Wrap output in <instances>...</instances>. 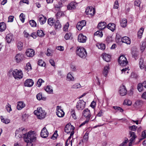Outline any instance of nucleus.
Returning <instances> with one entry per match:
<instances>
[{"label": "nucleus", "instance_id": "nucleus-1", "mask_svg": "<svg viewBox=\"0 0 146 146\" xmlns=\"http://www.w3.org/2000/svg\"><path fill=\"white\" fill-rule=\"evenodd\" d=\"M36 134L34 131H29L24 136L25 141L27 143V146H33L32 142L36 139Z\"/></svg>", "mask_w": 146, "mask_h": 146}, {"label": "nucleus", "instance_id": "nucleus-2", "mask_svg": "<svg viewBox=\"0 0 146 146\" xmlns=\"http://www.w3.org/2000/svg\"><path fill=\"white\" fill-rule=\"evenodd\" d=\"M34 114L36 115L37 118L39 119L44 118L46 115V113L44 110H43L41 107H38L36 110L34 111Z\"/></svg>", "mask_w": 146, "mask_h": 146}, {"label": "nucleus", "instance_id": "nucleus-3", "mask_svg": "<svg viewBox=\"0 0 146 146\" xmlns=\"http://www.w3.org/2000/svg\"><path fill=\"white\" fill-rule=\"evenodd\" d=\"M76 53L77 55L83 58H85L87 55V52L85 49L83 47H77L76 50Z\"/></svg>", "mask_w": 146, "mask_h": 146}, {"label": "nucleus", "instance_id": "nucleus-4", "mask_svg": "<svg viewBox=\"0 0 146 146\" xmlns=\"http://www.w3.org/2000/svg\"><path fill=\"white\" fill-rule=\"evenodd\" d=\"M12 74L13 77L16 79H20L23 77V74L21 70L15 69L13 70Z\"/></svg>", "mask_w": 146, "mask_h": 146}, {"label": "nucleus", "instance_id": "nucleus-5", "mask_svg": "<svg viewBox=\"0 0 146 146\" xmlns=\"http://www.w3.org/2000/svg\"><path fill=\"white\" fill-rule=\"evenodd\" d=\"M118 61L122 67L125 66L128 62L126 58L123 55H121L119 56L118 60Z\"/></svg>", "mask_w": 146, "mask_h": 146}, {"label": "nucleus", "instance_id": "nucleus-6", "mask_svg": "<svg viewBox=\"0 0 146 146\" xmlns=\"http://www.w3.org/2000/svg\"><path fill=\"white\" fill-rule=\"evenodd\" d=\"M86 102L83 100H80L77 103L76 105V108L78 110H82L85 108Z\"/></svg>", "mask_w": 146, "mask_h": 146}, {"label": "nucleus", "instance_id": "nucleus-7", "mask_svg": "<svg viewBox=\"0 0 146 146\" xmlns=\"http://www.w3.org/2000/svg\"><path fill=\"white\" fill-rule=\"evenodd\" d=\"M85 13L86 14L91 17L95 13V9L92 7H88L86 10Z\"/></svg>", "mask_w": 146, "mask_h": 146}, {"label": "nucleus", "instance_id": "nucleus-8", "mask_svg": "<svg viewBox=\"0 0 146 146\" xmlns=\"http://www.w3.org/2000/svg\"><path fill=\"white\" fill-rule=\"evenodd\" d=\"M83 116L89 121L92 115L90 111L88 108H86L83 110L82 112Z\"/></svg>", "mask_w": 146, "mask_h": 146}, {"label": "nucleus", "instance_id": "nucleus-9", "mask_svg": "<svg viewBox=\"0 0 146 146\" xmlns=\"http://www.w3.org/2000/svg\"><path fill=\"white\" fill-rule=\"evenodd\" d=\"M56 113L58 117H62L64 116V113L61 109V107L60 106H57Z\"/></svg>", "mask_w": 146, "mask_h": 146}, {"label": "nucleus", "instance_id": "nucleus-10", "mask_svg": "<svg viewBox=\"0 0 146 146\" xmlns=\"http://www.w3.org/2000/svg\"><path fill=\"white\" fill-rule=\"evenodd\" d=\"M25 58L24 55L22 53H19L17 54L15 57V60L17 63L20 62Z\"/></svg>", "mask_w": 146, "mask_h": 146}, {"label": "nucleus", "instance_id": "nucleus-11", "mask_svg": "<svg viewBox=\"0 0 146 146\" xmlns=\"http://www.w3.org/2000/svg\"><path fill=\"white\" fill-rule=\"evenodd\" d=\"M119 92L120 94L122 96L126 95L127 94V90L125 86L124 85L121 86L119 88Z\"/></svg>", "mask_w": 146, "mask_h": 146}, {"label": "nucleus", "instance_id": "nucleus-12", "mask_svg": "<svg viewBox=\"0 0 146 146\" xmlns=\"http://www.w3.org/2000/svg\"><path fill=\"white\" fill-rule=\"evenodd\" d=\"M35 52L34 50L31 48H28L27 49L25 53L27 56L32 57L34 55Z\"/></svg>", "mask_w": 146, "mask_h": 146}, {"label": "nucleus", "instance_id": "nucleus-13", "mask_svg": "<svg viewBox=\"0 0 146 146\" xmlns=\"http://www.w3.org/2000/svg\"><path fill=\"white\" fill-rule=\"evenodd\" d=\"M86 22L85 20H83L78 23L76 27L78 30H81L82 28L86 25Z\"/></svg>", "mask_w": 146, "mask_h": 146}, {"label": "nucleus", "instance_id": "nucleus-14", "mask_svg": "<svg viewBox=\"0 0 146 146\" xmlns=\"http://www.w3.org/2000/svg\"><path fill=\"white\" fill-rule=\"evenodd\" d=\"M48 134L46 128H42L40 132V135L42 138H46L48 136Z\"/></svg>", "mask_w": 146, "mask_h": 146}, {"label": "nucleus", "instance_id": "nucleus-15", "mask_svg": "<svg viewBox=\"0 0 146 146\" xmlns=\"http://www.w3.org/2000/svg\"><path fill=\"white\" fill-rule=\"evenodd\" d=\"M34 82L32 79H27L24 83V85L25 86L30 87L33 86Z\"/></svg>", "mask_w": 146, "mask_h": 146}, {"label": "nucleus", "instance_id": "nucleus-16", "mask_svg": "<svg viewBox=\"0 0 146 146\" xmlns=\"http://www.w3.org/2000/svg\"><path fill=\"white\" fill-rule=\"evenodd\" d=\"M87 39L86 36H84L82 34H79L78 37V40L80 42L84 43L85 42Z\"/></svg>", "mask_w": 146, "mask_h": 146}, {"label": "nucleus", "instance_id": "nucleus-17", "mask_svg": "<svg viewBox=\"0 0 146 146\" xmlns=\"http://www.w3.org/2000/svg\"><path fill=\"white\" fill-rule=\"evenodd\" d=\"M106 23L105 22H101L98 24V29L99 30H102L106 28Z\"/></svg>", "mask_w": 146, "mask_h": 146}, {"label": "nucleus", "instance_id": "nucleus-18", "mask_svg": "<svg viewBox=\"0 0 146 146\" xmlns=\"http://www.w3.org/2000/svg\"><path fill=\"white\" fill-rule=\"evenodd\" d=\"M129 134L130 135V137L131 138L129 140L130 142L129 143V145H131L132 142L135 139L136 137V136L135 135V133L133 132L130 131Z\"/></svg>", "mask_w": 146, "mask_h": 146}, {"label": "nucleus", "instance_id": "nucleus-19", "mask_svg": "<svg viewBox=\"0 0 146 146\" xmlns=\"http://www.w3.org/2000/svg\"><path fill=\"white\" fill-rule=\"evenodd\" d=\"M143 104V102L140 100H137L135 103L134 106L136 108H140Z\"/></svg>", "mask_w": 146, "mask_h": 146}, {"label": "nucleus", "instance_id": "nucleus-20", "mask_svg": "<svg viewBox=\"0 0 146 146\" xmlns=\"http://www.w3.org/2000/svg\"><path fill=\"white\" fill-rule=\"evenodd\" d=\"M122 42L125 43L127 44H130L131 43V39L128 37L125 36L122 37Z\"/></svg>", "mask_w": 146, "mask_h": 146}, {"label": "nucleus", "instance_id": "nucleus-21", "mask_svg": "<svg viewBox=\"0 0 146 146\" xmlns=\"http://www.w3.org/2000/svg\"><path fill=\"white\" fill-rule=\"evenodd\" d=\"M107 27L113 32L116 29V25L114 23H109L107 26Z\"/></svg>", "mask_w": 146, "mask_h": 146}, {"label": "nucleus", "instance_id": "nucleus-22", "mask_svg": "<svg viewBox=\"0 0 146 146\" xmlns=\"http://www.w3.org/2000/svg\"><path fill=\"white\" fill-rule=\"evenodd\" d=\"M40 17L39 18V21L41 25H43L45 23L47 18L46 17H44L43 15H40Z\"/></svg>", "mask_w": 146, "mask_h": 146}, {"label": "nucleus", "instance_id": "nucleus-23", "mask_svg": "<svg viewBox=\"0 0 146 146\" xmlns=\"http://www.w3.org/2000/svg\"><path fill=\"white\" fill-rule=\"evenodd\" d=\"M102 58L105 61L108 62L110 60L111 56L108 54H103Z\"/></svg>", "mask_w": 146, "mask_h": 146}, {"label": "nucleus", "instance_id": "nucleus-24", "mask_svg": "<svg viewBox=\"0 0 146 146\" xmlns=\"http://www.w3.org/2000/svg\"><path fill=\"white\" fill-rule=\"evenodd\" d=\"M6 40L7 43H10L13 40L12 35L11 34H7L6 36Z\"/></svg>", "mask_w": 146, "mask_h": 146}, {"label": "nucleus", "instance_id": "nucleus-25", "mask_svg": "<svg viewBox=\"0 0 146 146\" xmlns=\"http://www.w3.org/2000/svg\"><path fill=\"white\" fill-rule=\"evenodd\" d=\"M54 27L56 30L60 29L61 27V25L59 20H57L54 23Z\"/></svg>", "mask_w": 146, "mask_h": 146}, {"label": "nucleus", "instance_id": "nucleus-26", "mask_svg": "<svg viewBox=\"0 0 146 146\" xmlns=\"http://www.w3.org/2000/svg\"><path fill=\"white\" fill-rule=\"evenodd\" d=\"M25 106V104L23 102H19L17 106V108L18 110H20Z\"/></svg>", "mask_w": 146, "mask_h": 146}, {"label": "nucleus", "instance_id": "nucleus-27", "mask_svg": "<svg viewBox=\"0 0 146 146\" xmlns=\"http://www.w3.org/2000/svg\"><path fill=\"white\" fill-rule=\"evenodd\" d=\"M17 46L19 50H21L23 48V43L20 41H17L16 43Z\"/></svg>", "mask_w": 146, "mask_h": 146}, {"label": "nucleus", "instance_id": "nucleus-28", "mask_svg": "<svg viewBox=\"0 0 146 146\" xmlns=\"http://www.w3.org/2000/svg\"><path fill=\"white\" fill-rule=\"evenodd\" d=\"M109 68V66H106L104 67V70L103 71V74L105 76H106L107 75Z\"/></svg>", "mask_w": 146, "mask_h": 146}, {"label": "nucleus", "instance_id": "nucleus-29", "mask_svg": "<svg viewBox=\"0 0 146 146\" xmlns=\"http://www.w3.org/2000/svg\"><path fill=\"white\" fill-rule=\"evenodd\" d=\"M64 38L66 40L72 39V33H67L64 36Z\"/></svg>", "mask_w": 146, "mask_h": 146}, {"label": "nucleus", "instance_id": "nucleus-30", "mask_svg": "<svg viewBox=\"0 0 146 146\" xmlns=\"http://www.w3.org/2000/svg\"><path fill=\"white\" fill-rule=\"evenodd\" d=\"M76 7L74 3V2H71L68 5L67 8L68 9L72 10L74 9Z\"/></svg>", "mask_w": 146, "mask_h": 146}, {"label": "nucleus", "instance_id": "nucleus-31", "mask_svg": "<svg viewBox=\"0 0 146 146\" xmlns=\"http://www.w3.org/2000/svg\"><path fill=\"white\" fill-rule=\"evenodd\" d=\"M6 28V25L4 22L0 23V31L2 32L4 31Z\"/></svg>", "mask_w": 146, "mask_h": 146}, {"label": "nucleus", "instance_id": "nucleus-32", "mask_svg": "<svg viewBox=\"0 0 146 146\" xmlns=\"http://www.w3.org/2000/svg\"><path fill=\"white\" fill-rule=\"evenodd\" d=\"M88 134L89 132L88 131H87L85 133L84 136L83 137V141L85 142H87L88 139Z\"/></svg>", "mask_w": 146, "mask_h": 146}, {"label": "nucleus", "instance_id": "nucleus-33", "mask_svg": "<svg viewBox=\"0 0 146 146\" xmlns=\"http://www.w3.org/2000/svg\"><path fill=\"white\" fill-rule=\"evenodd\" d=\"M54 22L55 21L54 20V19L53 18H50L48 19V24L51 26L53 25Z\"/></svg>", "mask_w": 146, "mask_h": 146}, {"label": "nucleus", "instance_id": "nucleus-34", "mask_svg": "<svg viewBox=\"0 0 146 146\" xmlns=\"http://www.w3.org/2000/svg\"><path fill=\"white\" fill-rule=\"evenodd\" d=\"M122 37L119 34H117L116 36L115 40L117 43H119L122 42Z\"/></svg>", "mask_w": 146, "mask_h": 146}, {"label": "nucleus", "instance_id": "nucleus-35", "mask_svg": "<svg viewBox=\"0 0 146 146\" xmlns=\"http://www.w3.org/2000/svg\"><path fill=\"white\" fill-rule=\"evenodd\" d=\"M127 23V21L126 19L122 20L120 21V25L121 26L123 27H126Z\"/></svg>", "mask_w": 146, "mask_h": 146}, {"label": "nucleus", "instance_id": "nucleus-36", "mask_svg": "<svg viewBox=\"0 0 146 146\" xmlns=\"http://www.w3.org/2000/svg\"><path fill=\"white\" fill-rule=\"evenodd\" d=\"M144 60L142 58H141L140 59V61L139 63L140 68L141 69H143L145 67V65L144 64Z\"/></svg>", "mask_w": 146, "mask_h": 146}, {"label": "nucleus", "instance_id": "nucleus-37", "mask_svg": "<svg viewBox=\"0 0 146 146\" xmlns=\"http://www.w3.org/2000/svg\"><path fill=\"white\" fill-rule=\"evenodd\" d=\"M144 30V29L143 28H141L138 32L137 35L139 38H141Z\"/></svg>", "mask_w": 146, "mask_h": 146}, {"label": "nucleus", "instance_id": "nucleus-38", "mask_svg": "<svg viewBox=\"0 0 146 146\" xmlns=\"http://www.w3.org/2000/svg\"><path fill=\"white\" fill-rule=\"evenodd\" d=\"M36 97L37 99L38 100H40L42 99L43 100H46V98L42 97V94L40 93L36 95Z\"/></svg>", "mask_w": 146, "mask_h": 146}, {"label": "nucleus", "instance_id": "nucleus-39", "mask_svg": "<svg viewBox=\"0 0 146 146\" xmlns=\"http://www.w3.org/2000/svg\"><path fill=\"white\" fill-rule=\"evenodd\" d=\"M51 87L50 86H48L46 88L44 89L48 93H52L53 90L51 88Z\"/></svg>", "mask_w": 146, "mask_h": 146}, {"label": "nucleus", "instance_id": "nucleus-40", "mask_svg": "<svg viewBox=\"0 0 146 146\" xmlns=\"http://www.w3.org/2000/svg\"><path fill=\"white\" fill-rule=\"evenodd\" d=\"M94 35H95L98 36L100 37H102L103 36V34L102 31L100 30V31H98L94 33Z\"/></svg>", "mask_w": 146, "mask_h": 146}, {"label": "nucleus", "instance_id": "nucleus-41", "mask_svg": "<svg viewBox=\"0 0 146 146\" xmlns=\"http://www.w3.org/2000/svg\"><path fill=\"white\" fill-rule=\"evenodd\" d=\"M97 46L99 49L102 50H104L105 48V46L104 44L103 43L99 44L97 45Z\"/></svg>", "mask_w": 146, "mask_h": 146}, {"label": "nucleus", "instance_id": "nucleus-42", "mask_svg": "<svg viewBox=\"0 0 146 146\" xmlns=\"http://www.w3.org/2000/svg\"><path fill=\"white\" fill-rule=\"evenodd\" d=\"M128 141V139L127 138H125L124 141L121 144H120L119 146H130L131 145H129V144L127 145Z\"/></svg>", "mask_w": 146, "mask_h": 146}, {"label": "nucleus", "instance_id": "nucleus-43", "mask_svg": "<svg viewBox=\"0 0 146 146\" xmlns=\"http://www.w3.org/2000/svg\"><path fill=\"white\" fill-rule=\"evenodd\" d=\"M37 33L38 36L40 37H43L45 35L43 31L41 30H38Z\"/></svg>", "mask_w": 146, "mask_h": 146}, {"label": "nucleus", "instance_id": "nucleus-44", "mask_svg": "<svg viewBox=\"0 0 146 146\" xmlns=\"http://www.w3.org/2000/svg\"><path fill=\"white\" fill-rule=\"evenodd\" d=\"M1 121L5 124H7L10 122V120L9 119H5L2 116H1Z\"/></svg>", "mask_w": 146, "mask_h": 146}, {"label": "nucleus", "instance_id": "nucleus-45", "mask_svg": "<svg viewBox=\"0 0 146 146\" xmlns=\"http://www.w3.org/2000/svg\"><path fill=\"white\" fill-rule=\"evenodd\" d=\"M38 65L42 66H46V64L42 60H39L38 62Z\"/></svg>", "mask_w": 146, "mask_h": 146}, {"label": "nucleus", "instance_id": "nucleus-46", "mask_svg": "<svg viewBox=\"0 0 146 146\" xmlns=\"http://www.w3.org/2000/svg\"><path fill=\"white\" fill-rule=\"evenodd\" d=\"M67 78L68 81L73 80L74 79V77L70 73L68 74L67 76Z\"/></svg>", "mask_w": 146, "mask_h": 146}, {"label": "nucleus", "instance_id": "nucleus-47", "mask_svg": "<svg viewBox=\"0 0 146 146\" xmlns=\"http://www.w3.org/2000/svg\"><path fill=\"white\" fill-rule=\"evenodd\" d=\"M29 24L32 27H36V23L34 20L30 21Z\"/></svg>", "mask_w": 146, "mask_h": 146}, {"label": "nucleus", "instance_id": "nucleus-48", "mask_svg": "<svg viewBox=\"0 0 146 146\" xmlns=\"http://www.w3.org/2000/svg\"><path fill=\"white\" fill-rule=\"evenodd\" d=\"M44 82V81L42 79H39L37 82V86L39 87H40L42 84V83Z\"/></svg>", "mask_w": 146, "mask_h": 146}, {"label": "nucleus", "instance_id": "nucleus-49", "mask_svg": "<svg viewBox=\"0 0 146 146\" xmlns=\"http://www.w3.org/2000/svg\"><path fill=\"white\" fill-rule=\"evenodd\" d=\"M113 108L115 110H119V111L120 112H123L124 111L123 109H122L119 106H113Z\"/></svg>", "mask_w": 146, "mask_h": 146}, {"label": "nucleus", "instance_id": "nucleus-50", "mask_svg": "<svg viewBox=\"0 0 146 146\" xmlns=\"http://www.w3.org/2000/svg\"><path fill=\"white\" fill-rule=\"evenodd\" d=\"M25 17V15L23 13H21L19 16L20 19L23 23L24 22Z\"/></svg>", "mask_w": 146, "mask_h": 146}, {"label": "nucleus", "instance_id": "nucleus-51", "mask_svg": "<svg viewBox=\"0 0 146 146\" xmlns=\"http://www.w3.org/2000/svg\"><path fill=\"white\" fill-rule=\"evenodd\" d=\"M132 104V102L129 100H125L124 101L123 104L126 105L128 106H130Z\"/></svg>", "mask_w": 146, "mask_h": 146}, {"label": "nucleus", "instance_id": "nucleus-52", "mask_svg": "<svg viewBox=\"0 0 146 146\" xmlns=\"http://www.w3.org/2000/svg\"><path fill=\"white\" fill-rule=\"evenodd\" d=\"M69 26V24L68 22H67L64 26L63 30L64 31H68V28Z\"/></svg>", "mask_w": 146, "mask_h": 146}, {"label": "nucleus", "instance_id": "nucleus-53", "mask_svg": "<svg viewBox=\"0 0 146 146\" xmlns=\"http://www.w3.org/2000/svg\"><path fill=\"white\" fill-rule=\"evenodd\" d=\"M143 86L141 84L139 83L138 84L137 86V88L139 92H141L142 90Z\"/></svg>", "mask_w": 146, "mask_h": 146}, {"label": "nucleus", "instance_id": "nucleus-54", "mask_svg": "<svg viewBox=\"0 0 146 146\" xmlns=\"http://www.w3.org/2000/svg\"><path fill=\"white\" fill-rule=\"evenodd\" d=\"M145 47V42H143L142 45L141 46L140 49L141 52H143L144 51Z\"/></svg>", "mask_w": 146, "mask_h": 146}, {"label": "nucleus", "instance_id": "nucleus-55", "mask_svg": "<svg viewBox=\"0 0 146 146\" xmlns=\"http://www.w3.org/2000/svg\"><path fill=\"white\" fill-rule=\"evenodd\" d=\"M81 85L79 83H76L74 85H73L72 87L74 88H78L81 87Z\"/></svg>", "mask_w": 146, "mask_h": 146}, {"label": "nucleus", "instance_id": "nucleus-56", "mask_svg": "<svg viewBox=\"0 0 146 146\" xmlns=\"http://www.w3.org/2000/svg\"><path fill=\"white\" fill-rule=\"evenodd\" d=\"M75 128H72V131L71 132V133L70 134V136L68 137V139L67 140V141L69 140L70 141V139L71 138V137L73 135L74 133V130Z\"/></svg>", "mask_w": 146, "mask_h": 146}, {"label": "nucleus", "instance_id": "nucleus-57", "mask_svg": "<svg viewBox=\"0 0 146 146\" xmlns=\"http://www.w3.org/2000/svg\"><path fill=\"white\" fill-rule=\"evenodd\" d=\"M6 108L7 111L9 112L12 110L11 105L9 104L6 106Z\"/></svg>", "mask_w": 146, "mask_h": 146}, {"label": "nucleus", "instance_id": "nucleus-58", "mask_svg": "<svg viewBox=\"0 0 146 146\" xmlns=\"http://www.w3.org/2000/svg\"><path fill=\"white\" fill-rule=\"evenodd\" d=\"M72 110V111H71V112L72 113L71 114V115L74 119H76V116L75 111L73 110Z\"/></svg>", "mask_w": 146, "mask_h": 146}, {"label": "nucleus", "instance_id": "nucleus-59", "mask_svg": "<svg viewBox=\"0 0 146 146\" xmlns=\"http://www.w3.org/2000/svg\"><path fill=\"white\" fill-rule=\"evenodd\" d=\"M141 3V2L139 0H136L134 2V5L137 6H139Z\"/></svg>", "mask_w": 146, "mask_h": 146}, {"label": "nucleus", "instance_id": "nucleus-60", "mask_svg": "<svg viewBox=\"0 0 146 146\" xmlns=\"http://www.w3.org/2000/svg\"><path fill=\"white\" fill-rule=\"evenodd\" d=\"M62 6V3H59L58 5L56 4L55 5V7L56 8L60 9Z\"/></svg>", "mask_w": 146, "mask_h": 146}, {"label": "nucleus", "instance_id": "nucleus-61", "mask_svg": "<svg viewBox=\"0 0 146 146\" xmlns=\"http://www.w3.org/2000/svg\"><path fill=\"white\" fill-rule=\"evenodd\" d=\"M75 128L70 123L67 124L65 126V128Z\"/></svg>", "mask_w": 146, "mask_h": 146}, {"label": "nucleus", "instance_id": "nucleus-62", "mask_svg": "<svg viewBox=\"0 0 146 146\" xmlns=\"http://www.w3.org/2000/svg\"><path fill=\"white\" fill-rule=\"evenodd\" d=\"M30 36L33 37L34 38H36L38 36L37 33L35 32L32 33Z\"/></svg>", "mask_w": 146, "mask_h": 146}, {"label": "nucleus", "instance_id": "nucleus-63", "mask_svg": "<svg viewBox=\"0 0 146 146\" xmlns=\"http://www.w3.org/2000/svg\"><path fill=\"white\" fill-rule=\"evenodd\" d=\"M119 5L118 1H116L114 5V8L115 9H117Z\"/></svg>", "mask_w": 146, "mask_h": 146}, {"label": "nucleus", "instance_id": "nucleus-64", "mask_svg": "<svg viewBox=\"0 0 146 146\" xmlns=\"http://www.w3.org/2000/svg\"><path fill=\"white\" fill-rule=\"evenodd\" d=\"M70 68L71 70L73 71H76V68L75 66L73 64H72L70 66Z\"/></svg>", "mask_w": 146, "mask_h": 146}]
</instances>
